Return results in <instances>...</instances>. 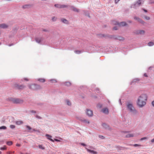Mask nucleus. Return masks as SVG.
<instances>
[{"label": "nucleus", "mask_w": 154, "mask_h": 154, "mask_svg": "<svg viewBox=\"0 0 154 154\" xmlns=\"http://www.w3.org/2000/svg\"><path fill=\"white\" fill-rule=\"evenodd\" d=\"M147 98L146 94H142L138 97L137 103V105L141 107L144 106L146 104Z\"/></svg>", "instance_id": "obj_1"}, {"label": "nucleus", "mask_w": 154, "mask_h": 154, "mask_svg": "<svg viewBox=\"0 0 154 154\" xmlns=\"http://www.w3.org/2000/svg\"><path fill=\"white\" fill-rule=\"evenodd\" d=\"M126 107L127 109L132 114L135 115L137 113V111L134 109L132 104L131 102H128L127 103Z\"/></svg>", "instance_id": "obj_2"}, {"label": "nucleus", "mask_w": 154, "mask_h": 154, "mask_svg": "<svg viewBox=\"0 0 154 154\" xmlns=\"http://www.w3.org/2000/svg\"><path fill=\"white\" fill-rule=\"evenodd\" d=\"M9 100L14 103L16 104H21L23 102V100H22L17 98L11 97L9 98Z\"/></svg>", "instance_id": "obj_3"}, {"label": "nucleus", "mask_w": 154, "mask_h": 154, "mask_svg": "<svg viewBox=\"0 0 154 154\" xmlns=\"http://www.w3.org/2000/svg\"><path fill=\"white\" fill-rule=\"evenodd\" d=\"M112 24L114 25H118L120 27L124 26L127 25V24L125 22H122L119 23L117 21H113L112 22Z\"/></svg>", "instance_id": "obj_4"}, {"label": "nucleus", "mask_w": 154, "mask_h": 154, "mask_svg": "<svg viewBox=\"0 0 154 154\" xmlns=\"http://www.w3.org/2000/svg\"><path fill=\"white\" fill-rule=\"evenodd\" d=\"M29 87L30 89L33 90L39 89L40 88V86L39 85L35 84L29 85Z\"/></svg>", "instance_id": "obj_5"}, {"label": "nucleus", "mask_w": 154, "mask_h": 154, "mask_svg": "<svg viewBox=\"0 0 154 154\" xmlns=\"http://www.w3.org/2000/svg\"><path fill=\"white\" fill-rule=\"evenodd\" d=\"M44 38L42 37H36L35 38V41L38 44H42Z\"/></svg>", "instance_id": "obj_6"}, {"label": "nucleus", "mask_w": 154, "mask_h": 154, "mask_svg": "<svg viewBox=\"0 0 154 154\" xmlns=\"http://www.w3.org/2000/svg\"><path fill=\"white\" fill-rule=\"evenodd\" d=\"M14 87L18 89H23L25 87V86L23 85H19L17 84H15L14 85Z\"/></svg>", "instance_id": "obj_7"}, {"label": "nucleus", "mask_w": 154, "mask_h": 154, "mask_svg": "<svg viewBox=\"0 0 154 154\" xmlns=\"http://www.w3.org/2000/svg\"><path fill=\"white\" fill-rule=\"evenodd\" d=\"M86 112L87 115L89 117H91L93 116V112L89 109H86Z\"/></svg>", "instance_id": "obj_8"}, {"label": "nucleus", "mask_w": 154, "mask_h": 154, "mask_svg": "<svg viewBox=\"0 0 154 154\" xmlns=\"http://www.w3.org/2000/svg\"><path fill=\"white\" fill-rule=\"evenodd\" d=\"M134 19L135 20H137L139 23H140L142 24H144V23H145V22L144 21L138 17L136 16L134 17Z\"/></svg>", "instance_id": "obj_9"}, {"label": "nucleus", "mask_w": 154, "mask_h": 154, "mask_svg": "<svg viewBox=\"0 0 154 154\" xmlns=\"http://www.w3.org/2000/svg\"><path fill=\"white\" fill-rule=\"evenodd\" d=\"M113 38L115 39L118 40L120 41H123L124 40V37L120 36L113 35Z\"/></svg>", "instance_id": "obj_10"}, {"label": "nucleus", "mask_w": 154, "mask_h": 154, "mask_svg": "<svg viewBox=\"0 0 154 154\" xmlns=\"http://www.w3.org/2000/svg\"><path fill=\"white\" fill-rule=\"evenodd\" d=\"M85 149L88 152L91 154H97V152L93 150H91L90 149H89L86 147L85 148Z\"/></svg>", "instance_id": "obj_11"}, {"label": "nucleus", "mask_w": 154, "mask_h": 154, "mask_svg": "<svg viewBox=\"0 0 154 154\" xmlns=\"http://www.w3.org/2000/svg\"><path fill=\"white\" fill-rule=\"evenodd\" d=\"M139 6V5H137V4L136 3V2H135L133 5H131V8H134V9H136Z\"/></svg>", "instance_id": "obj_12"}, {"label": "nucleus", "mask_w": 154, "mask_h": 154, "mask_svg": "<svg viewBox=\"0 0 154 154\" xmlns=\"http://www.w3.org/2000/svg\"><path fill=\"white\" fill-rule=\"evenodd\" d=\"M102 112L104 113L108 114L109 113V110L106 108H104L102 109Z\"/></svg>", "instance_id": "obj_13"}, {"label": "nucleus", "mask_w": 154, "mask_h": 154, "mask_svg": "<svg viewBox=\"0 0 154 154\" xmlns=\"http://www.w3.org/2000/svg\"><path fill=\"white\" fill-rule=\"evenodd\" d=\"M140 80L138 78H136L134 79L132 82H130L131 85H132L133 84H135L137 82H138Z\"/></svg>", "instance_id": "obj_14"}, {"label": "nucleus", "mask_w": 154, "mask_h": 154, "mask_svg": "<svg viewBox=\"0 0 154 154\" xmlns=\"http://www.w3.org/2000/svg\"><path fill=\"white\" fill-rule=\"evenodd\" d=\"M8 25L5 23L0 24V28L2 29H5L8 27Z\"/></svg>", "instance_id": "obj_15"}, {"label": "nucleus", "mask_w": 154, "mask_h": 154, "mask_svg": "<svg viewBox=\"0 0 154 154\" xmlns=\"http://www.w3.org/2000/svg\"><path fill=\"white\" fill-rule=\"evenodd\" d=\"M45 136L46 137H47V138L48 140H50L51 142H54V140L52 139H51V137H52L51 135L47 134L45 135Z\"/></svg>", "instance_id": "obj_16"}, {"label": "nucleus", "mask_w": 154, "mask_h": 154, "mask_svg": "<svg viewBox=\"0 0 154 154\" xmlns=\"http://www.w3.org/2000/svg\"><path fill=\"white\" fill-rule=\"evenodd\" d=\"M71 9L74 12H79V9L73 6H72L71 7Z\"/></svg>", "instance_id": "obj_17"}, {"label": "nucleus", "mask_w": 154, "mask_h": 154, "mask_svg": "<svg viewBox=\"0 0 154 154\" xmlns=\"http://www.w3.org/2000/svg\"><path fill=\"white\" fill-rule=\"evenodd\" d=\"M145 33V31L143 30H138L137 31L136 33L138 34L143 35Z\"/></svg>", "instance_id": "obj_18"}, {"label": "nucleus", "mask_w": 154, "mask_h": 154, "mask_svg": "<svg viewBox=\"0 0 154 154\" xmlns=\"http://www.w3.org/2000/svg\"><path fill=\"white\" fill-rule=\"evenodd\" d=\"M143 0H138L136 2L139 6H140L143 3Z\"/></svg>", "instance_id": "obj_19"}, {"label": "nucleus", "mask_w": 154, "mask_h": 154, "mask_svg": "<svg viewBox=\"0 0 154 154\" xmlns=\"http://www.w3.org/2000/svg\"><path fill=\"white\" fill-rule=\"evenodd\" d=\"M143 0H138L136 2L139 6H140L143 3Z\"/></svg>", "instance_id": "obj_20"}, {"label": "nucleus", "mask_w": 154, "mask_h": 154, "mask_svg": "<svg viewBox=\"0 0 154 154\" xmlns=\"http://www.w3.org/2000/svg\"><path fill=\"white\" fill-rule=\"evenodd\" d=\"M61 21L63 23L66 24H68L69 23L68 21L66 19L64 18H61Z\"/></svg>", "instance_id": "obj_21"}, {"label": "nucleus", "mask_w": 154, "mask_h": 154, "mask_svg": "<svg viewBox=\"0 0 154 154\" xmlns=\"http://www.w3.org/2000/svg\"><path fill=\"white\" fill-rule=\"evenodd\" d=\"M15 123L17 125H19L23 124V122L21 120H18L16 121Z\"/></svg>", "instance_id": "obj_22"}, {"label": "nucleus", "mask_w": 154, "mask_h": 154, "mask_svg": "<svg viewBox=\"0 0 154 154\" xmlns=\"http://www.w3.org/2000/svg\"><path fill=\"white\" fill-rule=\"evenodd\" d=\"M134 137V135L133 134H127L125 136L126 137Z\"/></svg>", "instance_id": "obj_23"}, {"label": "nucleus", "mask_w": 154, "mask_h": 154, "mask_svg": "<svg viewBox=\"0 0 154 154\" xmlns=\"http://www.w3.org/2000/svg\"><path fill=\"white\" fill-rule=\"evenodd\" d=\"M102 125L103 127L105 129H109V126L108 125H107L105 123H103L102 124Z\"/></svg>", "instance_id": "obj_24"}, {"label": "nucleus", "mask_w": 154, "mask_h": 154, "mask_svg": "<svg viewBox=\"0 0 154 154\" xmlns=\"http://www.w3.org/2000/svg\"><path fill=\"white\" fill-rule=\"evenodd\" d=\"M63 84L65 86H69L71 85V83L69 82H63Z\"/></svg>", "instance_id": "obj_25"}, {"label": "nucleus", "mask_w": 154, "mask_h": 154, "mask_svg": "<svg viewBox=\"0 0 154 154\" xmlns=\"http://www.w3.org/2000/svg\"><path fill=\"white\" fill-rule=\"evenodd\" d=\"M82 122H83L84 123H85V124H89L90 123V122L89 121L87 120V119H83L81 121Z\"/></svg>", "instance_id": "obj_26"}, {"label": "nucleus", "mask_w": 154, "mask_h": 154, "mask_svg": "<svg viewBox=\"0 0 154 154\" xmlns=\"http://www.w3.org/2000/svg\"><path fill=\"white\" fill-rule=\"evenodd\" d=\"M76 118L77 119L81 121H82V119H83L81 116H76Z\"/></svg>", "instance_id": "obj_27"}, {"label": "nucleus", "mask_w": 154, "mask_h": 154, "mask_svg": "<svg viewBox=\"0 0 154 154\" xmlns=\"http://www.w3.org/2000/svg\"><path fill=\"white\" fill-rule=\"evenodd\" d=\"M38 80L42 82H44L45 81V80L43 78H39L38 79Z\"/></svg>", "instance_id": "obj_28"}, {"label": "nucleus", "mask_w": 154, "mask_h": 154, "mask_svg": "<svg viewBox=\"0 0 154 154\" xmlns=\"http://www.w3.org/2000/svg\"><path fill=\"white\" fill-rule=\"evenodd\" d=\"M66 102L67 105H68L69 106L71 105V103L70 102V101L69 100H66Z\"/></svg>", "instance_id": "obj_29"}, {"label": "nucleus", "mask_w": 154, "mask_h": 154, "mask_svg": "<svg viewBox=\"0 0 154 154\" xmlns=\"http://www.w3.org/2000/svg\"><path fill=\"white\" fill-rule=\"evenodd\" d=\"M83 52L82 51L76 50L74 51L75 53L76 54H79L82 53Z\"/></svg>", "instance_id": "obj_30"}, {"label": "nucleus", "mask_w": 154, "mask_h": 154, "mask_svg": "<svg viewBox=\"0 0 154 154\" xmlns=\"http://www.w3.org/2000/svg\"><path fill=\"white\" fill-rule=\"evenodd\" d=\"M49 82H51V83H56L57 82L56 80L55 79H51L48 80Z\"/></svg>", "instance_id": "obj_31"}, {"label": "nucleus", "mask_w": 154, "mask_h": 154, "mask_svg": "<svg viewBox=\"0 0 154 154\" xmlns=\"http://www.w3.org/2000/svg\"><path fill=\"white\" fill-rule=\"evenodd\" d=\"M147 45L149 46H151L154 45V43L153 42H150L148 43Z\"/></svg>", "instance_id": "obj_32"}, {"label": "nucleus", "mask_w": 154, "mask_h": 154, "mask_svg": "<svg viewBox=\"0 0 154 154\" xmlns=\"http://www.w3.org/2000/svg\"><path fill=\"white\" fill-rule=\"evenodd\" d=\"M55 7H56L58 8H61V5L58 4H56L54 5Z\"/></svg>", "instance_id": "obj_33"}, {"label": "nucleus", "mask_w": 154, "mask_h": 154, "mask_svg": "<svg viewBox=\"0 0 154 154\" xmlns=\"http://www.w3.org/2000/svg\"><path fill=\"white\" fill-rule=\"evenodd\" d=\"M7 128L6 127L4 126L0 127V130H6Z\"/></svg>", "instance_id": "obj_34"}, {"label": "nucleus", "mask_w": 154, "mask_h": 154, "mask_svg": "<svg viewBox=\"0 0 154 154\" xmlns=\"http://www.w3.org/2000/svg\"><path fill=\"white\" fill-rule=\"evenodd\" d=\"M12 141H8L7 142V144L9 146L11 145L12 144Z\"/></svg>", "instance_id": "obj_35"}, {"label": "nucleus", "mask_w": 154, "mask_h": 154, "mask_svg": "<svg viewBox=\"0 0 154 154\" xmlns=\"http://www.w3.org/2000/svg\"><path fill=\"white\" fill-rule=\"evenodd\" d=\"M131 146H134L135 147H136L138 146H141V145H139V144H134V145L131 144Z\"/></svg>", "instance_id": "obj_36"}, {"label": "nucleus", "mask_w": 154, "mask_h": 154, "mask_svg": "<svg viewBox=\"0 0 154 154\" xmlns=\"http://www.w3.org/2000/svg\"><path fill=\"white\" fill-rule=\"evenodd\" d=\"M57 17H52V20L53 21H55L56 20Z\"/></svg>", "instance_id": "obj_37"}, {"label": "nucleus", "mask_w": 154, "mask_h": 154, "mask_svg": "<svg viewBox=\"0 0 154 154\" xmlns=\"http://www.w3.org/2000/svg\"><path fill=\"white\" fill-rule=\"evenodd\" d=\"M15 126L14 125H10V128L12 129H14L15 128Z\"/></svg>", "instance_id": "obj_38"}, {"label": "nucleus", "mask_w": 154, "mask_h": 154, "mask_svg": "<svg viewBox=\"0 0 154 154\" xmlns=\"http://www.w3.org/2000/svg\"><path fill=\"white\" fill-rule=\"evenodd\" d=\"M0 149L1 150H4L6 149V147L5 146H4L3 147H1L0 148Z\"/></svg>", "instance_id": "obj_39"}, {"label": "nucleus", "mask_w": 154, "mask_h": 154, "mask_svg": "<svg viewBox=\"0 0 154 154\" xmlns=\"http://www.w3.org/2000/svg\"><path fill=\"white\" fill-rule=\"evenodd\" d=\"M102 105L101 104L99 103L97 105V106L99 108H101L102 107Z\"/></svg>", "instance_id": "obj_40"}, {"label": "nucleus", "mask_w": 154, "mask_h": 154, "mask_svg": "<svg viewBox=\"0 0 154 154\" xmlns=\"http://www.w3.org/2000/svg\"><path fill=\"white\" fill-rule=\"evenodd\" d=\"M144 18L146 20H149L150 19V17H147L146 16H145L144 17Z\"/></svg>", "instance_id": "obj_41"}, {"label": "nucleus", "mask_w": 154, "mask_h": 154, "mask_svg": "<svg viewBox=\"0 0 154 154\" xmlns=\"http://www.w3.org/2000/svg\"><path fill=\"white\" fill-rule=\"evenodd\" d=\"M38 147L40 149H44V148L42 146V145H39L38 146Z\"/></svg>", "instance_id": "obj_42"}, {"label": "nucleus", "mask_w": 154, "mask_h": 154, "mask_svg": "<svg viewBox=\"0 0 154 154\" xmlns=\"http://www.w3.org/2000/svg\"><path fill=\"white\" fill-rule=\"evenodd\" d=\"M26 128H27L29 130H30L31 129V128L29 125H26Z\"/></svg>", "instance_id": "obj_43"}, {"label": "nucleus", "mask_w": 154, "mask_h": 154, "mask_svg": "<svg viewBox=\"0 0 154 154\" xmlns=\"http://www.w3.org/2000/svg\"><path fill=\"white\" fill-rule=\"evenodd\" d=\"M30 112L32 113H36V112L34 110H31L30 111Z\"/></svg>", "instance_id": "obj_44"}, {"label": "nucleus", "mask_w": 154, "mask_h": 154, "mask_svg": "<svg viewBox=\"0 0 154 154\" xmlns=\"http://www.w3.org/2000/svg\"><path fill=\"white\" fill-rule=\"evenodd\" d=\"M35 116L36 118H37L38 119H42V117H40V116H38V115H36Z\"/></svg>", "instance_id": "obj_45"}, {"label": "nucleus", "mask_w": 154, "mask_h": 154, "mask_svg": "<svg viewBox=\"0 0 154 154\" xmlns=\"http://www.w3.org/2000/svg\"><path fill=\"white\" fill-rule=\"evenodd\" d=\"M61 8H63L66 7V6L65 5H61Z\"/></svg>", "instance_id": "obj_46"}, {"label": "nucleus", "mask_w": 154, "mask_h": 154, "mask_svg": "<svg viewBox=\"0 0 154 154\" xmlns=\"http://www.w3.org/2000/svg\"><path fill=\"white\" fill-rule=\"evenodd\" d=\"M99 137L100 138H101L102 139H104V137L102 135H99Z\"/></svg>", "instance_id": "obj_47"}, {"label": "nucleus", "mask_w": 154, "mask_h": 154, "mask_svg": "<svg viewBox=\"0 0 154 154\" xmlns=\"http://www.w3.org/2000/svg\"><path fill=\"white\" fill-rule=\"evenodd\" d=\"M113 29L115 30H117L118 28L117 26H115L113 28Z\"/></svg>", "instance_id": "obj_48"}, {"label": "nucleus", "mask_w": 154, "mask_h": 154, "mask_svg": "<svg viewBox=\"0 0 154 154\" xmlns=\"http://www.w3.org/2000/svg\"><path fill=\"white\" fill-rule=\"evenodd\" d=\"M80 144L82 146H86V145L83 143H80Z\"/></svg>", "instance_id": "obj_49"}, {"label": "nucleus", "mask_w": 154, "mask_h": 154, "mask_svg": "<svg viewBox=\"0 0 154 154\" xmlns=\"http://www.w3.org/2000/svg\"><path fill=\"white\" fill-rule=\"evenodd\" d=\"M151 104L152 106L154 107V100L152 102Z\"/></svg>", "instance_id": "obj_50"}, {"label": "nucleus", "mask_w": 154, "mask_h": 154, "mask_svg": "<svg viewBox=\"0 0 154 154\" xmlns=\"http://www.w3.org/2000/svg\"><path fill=\"white\" fill-rule=\"evenodd\" d=\"M54 140L56 142H60V140L58 139H55Z\"/></svg>", "instance_id": "obj_51"}, {"label": "nucleus", "mask_w": 154, "mask_h": 154, "mask_svg": "<svg viewBox=\"0 0 154 154\" xmlns=\"http://www.w3.org/2000/svg\"><path fill=\"white\" fill-rule=\"evenodd\" d=\"M151 2H150V3H154V0H149Z\"/></svg>", "instance_id": "obj_52"}, {"label": "nucleus", "mask_w": 154, "mask_h": 154, "mask_svg": "<svg viewBox=\"0 0 154 154\" xmlns=\"http://www.w3.org/2000/svg\"><path fill=\"white\" fill-rule=\"evenodd\" d=\"M96 91H97V92H98V93H99V90L98 88H96Z\"/></svg>", "instance_id": "obj_53"}, {"label": "nucleus", "mask_w": 154, "mask_h": 154, "mask_svg": "<svg viewBox=\"0 0 154 154\" xmlns=\"http://www.w3.org/2000/svg\"><path fill=\"white\" fill-rule=\"evenodd\" d=\"M89 148L91 149H94V148L92 146H89Z\"/></svg>", "instance_id": "obj_54"}, {"label": "nucleus", "mask_w": 154, "mask_h": 154, "mask_svg": "<svg viewBox=\"0 0 154 154\" xmlns=\"http://www.w3.org/2000/svg\"><path fill=\"white\" fill-rule=\"evenodd\" d=\"M120 1V0H115V3L116 4L118 2H119Z\"/></svg>", "instance_id": "obj_55"}, {"label": "nucleus", "mask_w": 154, "mask_h": 154, "mask_svg": "<svg viewBox=\"0 0 154 154\" xmlns=\"http://www.w3.org/2000/svg\"><path fill=\"white\" fill-rule=\"evenodd\" d=\"M146 137H143V138H142L141 139V140H145V139H146Z\"/></svg>", "instance_id": "obj_56"}, {"label": "nucleus", "mask_w": 154, "mask_h": 154, "mask_svg": "<svg viewBox=\"0 0 154 154\" xmlns=\"http://www.w3.org/2000/svg\"><path fill=\"white\" fill-rule=\"evenodd\" d=\"M16 146H18V147H20V144H18V143H17V144H16Z\"/></svg>", "instance_id": "obj_57"}, {"label": "nucleus", "mask_w": 154, "mask_h": 154, "mask_svg": "<svg viewBox=\"0 0 154 154\" xmlns=\"http://www.w3.org/2000/svg\"><path fill=\"white\" fill-rule=\"evenodd\" d=\"M151 142L152 143H154V138L153 139H152L151 140Z\"/></svg>", "instance_id": "obj_58"}, {"label": "nucleus", "mask_w": 154, "mask_h": 154, "mask_svg": "<svg viewBox=\"0 0 154 154\" xmlns=\"http://www.w3.org/2000/svg\"><path fill=\"white\" fill-rule=\"evenodd\" d=\"M24 80H26V81H29V80L27 79L26 78H24Z\"/></svg>", "instance_id": "obj_59"}, {"label": "nucleus", "mask_w": 154, "mask_h": 154, "mask_svg": "<svg viewBox=\"0 0 154 154\" xmlns=\"http://www.w3.org/2000/svg\"><path fill=\"white\" fill-rule=\"evenodd\" d=\"M144 76H145L146 77H147V74H146V73H144Z\"/></svg>", "instance_id": "obj_60"}, {"label": "nucleus", "mask_w": 154, "mask_h": 154, "mask_svg": "<svg viewBox=\"0 0 154 154\" xmlns=\"http://www.w3.org/2000/svg\"><path fill=\"white\" fill-rule=\"evenodd\" d=\"M143 9L144 11V12H147V11L145 9Z\"/></svg>", "instance_id": "obj_61"}, {"label": "nucleus", "mask_w": 154, "mask_h": 154, "mask_svg": "<svg viewBox=\"0 0 154 154\" xmlns=\"http://www.w3.org/2000/svg\"><path fill=\"white\" fill-rule=\"evenodd\" d=\"M128 22L129 23H131L132 22L131 20H129L128 21Z\"/></svg>", "instance_id": "obj_62"}, {"label": "nucleus", "mask_w": 154, "mask_h": 154, "mask_svg": "<svg viewBox=\"0 0 154 154\" xmlns=\"http://www.w3.org/2000/svg\"><path fill=\"white\" fill-rule=\"evenodd\" d=\"M13 45V44H10V45H8V46H12V45Z\"/></svg>", "instance_id": "obj_63"}, {"label": "nucleus", "mask_w": 154, "mask_h": 154, "mask_svg": "<svg viewBox=\"0 0 154 154\" xmlns=\"http://www.w3.org/2000/svg\"><path fill=\"white\" fill-rule=\"evenodd\" d=\"M20 154H29V153H21Z\"/></svg>", "instance_id": "obj_64"}]
</instances>
